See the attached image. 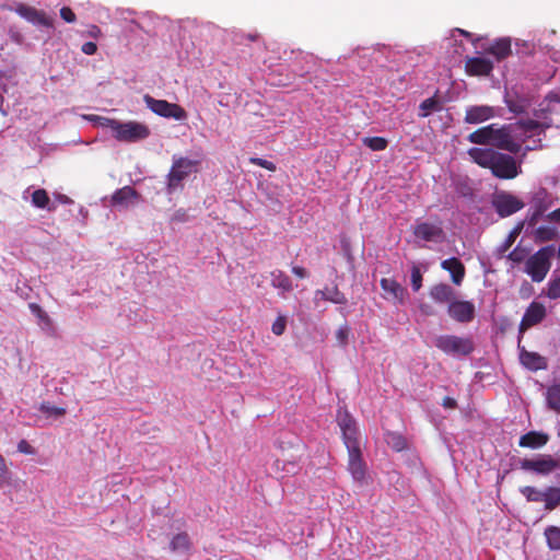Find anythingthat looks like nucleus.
Instances as JSON below:
<instances>
[{
  "label": "nucleus",
  "instance_id": "obj_1",
  "mask_svg": "<svg viewBox=\"0 0 560 560\" xmlns=\"http://www.w3.org/2000/svg\"><path fill=\"white\" fill-rule=\"evenodd\" d=\"M467 153L474 163L490 170L495 178L510 180L522 173L521 162L511 154L491 148H470Z\"/></svg>",
  "mask_w": 560,
  "mask_h": 560
},
{
  "label": "nucleus",
  "instance_id": "obj_2",
  "mask_svg": "<svg viewBox=\"0 0 560 560\" xmlns=\"http://www.w3.org/2000/svg\"><path fill=\"white\" fill-rule=\"evenodd\" d=\"M199 166V160H190L188 158L174 155L171 170L166 176L167 191L173 192L178 187H182V182L190 174L197 173Z\"/></svg>",
  "mask_w": 560,
  "mask_h": 560
},
{
  "label": "nucleus",
  "instance_id": "obj_3",
  "mask_svg": "<svg viewBox=\"0 0 560 560\" xmlns=\"http://www.w3.org/2000/svg\"><path fill=\"white\" fill-rule=\"evenodd\" d=\"M434 346L450 355L467 357L475 350V343L470 337L455 335H441L434 339Z\"/></svg>",
  "mask_w": 560,
  "mask_h": 560
},
{
  "label": "nucleus",
  "instance_id": "obj_4",
  "mask_svg": "<svg viewBox=\"0 0 560 560\" xmlns=\"http://www.w3.org/2000/svg\"><path fill=\"white\" fill-rule=\"evenodd\" d=\"M555 248L547 246L539 249L526 262V271L534 282H541L550 269V257Z\"/></svg>",
  "mask_w": 560,
  "mask_h": 560
},
{
  "label": "nucleus",
  "instance_id": "obj_5",
  "mask_svg": "<svg viewBox=\"0 0 560 560\" xmlns=\"http://www.w3.org/2000/svg\"><path fill=\"white\" fill-rule=\"evenodd\" d=\"M150 135L151 130L145 124L129 120L119 121L113 137L120 142L133 143L149 138Z\"/></svg>",
  "mask_w": 560,
  "mask_h": 560
},
{
  "label": "nucleus",
  "instance_id": "obj_6",
  "mask_svg": "<svg viewBox=\"0 0 560 560\" xmlns=\"http://www.w3.org/2000/svg\"><path fill=\"white\" fill-rule=\"evenodd\" d=\"M143 101L148 108L161 117L174 118L176 120H184L187 118L186 110L178 104L170 103L165 100H156L149 94L143 96Z\"/></svg>",
  "mask_w": 560,
  "mask_h": 560
},
{
  "label": "nucleus",
  "instance_id": "obj_7",
  "mask_svg": "<svg viewBox=\"0 0 560 560\" xmlns=\"http://www.w3.org/2000/svg\"><path fill=\"white\" fill-rule=\"evenodd\" d=\"M560 467V462L550 454H544L537 458H523L520 460V468L524 471L535 472L540 476H548Z\"/></svg>",
  "mask_w": 560,
  "mask_h": 560
},
{
  "label": "nucleus",
  "instance_id": "obj_8",
  "mask_svg": "<svg viewBox=\"0 0 560 560\" xmlns=\"http://www.w3.org/2000/svg\"><path fill=\"white\" fill-rule=\"evenodd\" d=\"M492 206L499 217L506 218L522 210L525 205L515 195L508 191H499L492 197Z\"/></svg>",
  "mask_w": 560,
  "mask_h": 560
},
{
  "label": "nucleus",
  "instance_id": "obj_9",
  "mask_svg": "<svg viewBox=\"0 0 560 560\" xmlns=\"http://www.w3.org/2000/svg\"><path fill=\"white\" fill-rule=\"evenodd\" d=\"M514 129L513 124L497 127L493 124V132L491 145L499 150L508 151L512 154H517L522 150L520 142L513 140L511 132Z\"/></svg>",
  "mask_w": 560,
  "mask_h": 560
},
{
  "label": "nucleus",
  "instance_id": "obj_10",
  "mask_svg": "<svg viewBox=\"0 0 560 560\" xmlns=\"http://www.w3.org/2000/svg\"><path fill=\"white\" fill-rule=\"evenodd\" d=\"M413 235L419 240L434 243L442 242L445 237L441 220H438L435 223H417L413 228Z\"/></svg>",
  "mask_w": 560,
  "mask_h": 560
},
{
  "label": "nucleus",
  "instance_id": "obj_11",
  "mask_svg": "<svg viewBox=\"0 0 560 560\" xmlns=\"http://www.w3.org/2000/svg\"><path fill=\"white\" fill-rule=\"evenodd\" d=\"M546 307L542 303L532 302L522 317V320L518 326L520 334H524L526 330L532 328L533 326L538 325L546 317Z\"/></svg>",
  "mask_w": 560,
  "mask_h": 560
},
{
  "label": "nucleus",
  "instance_id": "obj_12",
  "mask_svg": "<svg viewBox=\"0 0 560 560\" xmlns=\"http://www.w3.org/2000/svg\"><path fill=\"white\" fill-rule=\"evenodd\" d=\"M447 313L451 318L460 324L472 322L476 314V308L470 301L455 300L447 306Z\"/></svg>",
  "mask_w": 560,
  "mask_h": 560
},
{
  "label": "nucleus",
  "instance_id": "obj_13",
  "mask_svg": "<svg viewBox=\"0 0 560 560\" xmlns=\"http://www.w3.org/2000/svg\"><path fill=\"white\" fill-rule=\"evenodd\" d=\"M380 285L383 290V298L396 304H405L408 296L406 288L393 278H382Z\"/></svg>",
  "mask_w": 560,
  "mask_h": 560
},
{
  "label": "nucleus",
  "instance_id": "obj_14",
  "mask_svg": "<svg viewBox=\"0 0 560 560\" xmlns=\"http://www.w3.org/2000/svg\"><path fill=\"white\" fill-rule=\"evenodd\" d=\"M14 11L27 22L46 27L52 26V21L45 12L25 3H18Z\"/></svg>",
  "mask_w": 560,
  "mask_h": 560
},
{
  "label": "nucleus",
  "instance_id": "obj_15",
  "mask_svg": "<svg viewBox=\"0 0 560 560\" xmlns=\"http://www.w3.org/2000/svg\"><path fill=\"white\" fill-rule=\"evenodd\" d=\"M495 117V110L489 105L468 106L465 110L464 121L469 125H478Z\"/></svg>",
  "mask_w": 560,
  "mask_h": 560
},
{
  "label": "nucleus",
  "instance_id": "obj_16",
  "mask_svg": "<svg viewBox=\"0 0 560 560\" xmlns=\"http://www.w3.org/2000/svg\"><path fill=\"white\" fill-rule=\"evenodd\" d=\"M348 470L355 481L363 482L365 480L366 466L361 448L348 451Z\"/></svg>",
  "mask_w": 560,
  "mask_h": 560
},
{
  "label": "nucleus",
  "instance_id": "obj_17",
  "mask_svg": "<svg viewBox=\"0 0 560 560\" xmlns=\"http://www.w3.org/2000/svg\"><path fill=\"white\" fill-rule=\"evenodd\" d=\"M492 70V61L483 57H468L465 61V71L469 75H489Z\"/></svg>",
  "mask_w": 560,
  "mask_h": 560
},
{
  "label": "nucleus",
  "instance_id": "obj_18",
  "mask_svg": "<svg viewBox=\"0 0 560 560\" xmlns=\"http://www.w3.org/2000/svg\"><path fill=\"white\" fill-rule=\"evenodd\" d=\"M549 442V435L540 431H529L523 434L518 440V446L538 450L544 447Z\"/></svg>",
  "mask_w": 560,
  "mask_h": 560
},
{
  "label": "nucleus",
  "instance_id": "obj_19",
  "mask_svg": "<svg viewBox=\"0 0 560 560\" xmlns=\"http://www.w3.org/2000/svg\"><path fill=\"white\" fill-rule=\"evenodd\" d=\"M140 198L138 191L131 186H124L117 189L112 196L113 206L128 207L129 203L137 201Z\"/></svg>",
  "mask_w": 560,
  "mask_h": 560
},
{
  "label": "nucleus",
  "instance_id": "obj_20",
  "mask_svg": "<svg viewBox=\"0 0 560 560\" xmlns=\"http://www.w3.org/2000/svg\"><path fill=\"white\" fill-rule=\"evenodd\" d=\"M441 267L451 273L454 284L459 285L463 282L465 277V266L458 258L452 257L445 259L441 262Z\"/></svg>",
  "mask_w": 560,
  "mask_h": 560
},
{
  "label": "nucleus",
  "instance_id": "obj_21",
  "mask_svg": "<svg viewBox=\"0 0 560 560\" xmlns=\"http://www.w3.org/2000/svg\"><path fill=\"white\" fill-rule=\"evenodd\" d=\"M430 296L436 303H447L450 305L456 295L454 289L450 284L439 283L430 289Z\"/></svg>",
  "mask_w": 560,
  "mask_h": 560
},
{
  "label": "nucleus",
  "instance_id": "obj_22",
  "mask_svg": "<svg viewBox=\"0 0 560 560\" xmlns=\"http://www.w3.org/2000/svg\"><path fill=\"white\" fill-rule=\"evenodd\" d=\"M315 299L328 301L334 304H346L348 302L346 295L338 289L337 285L325 287L322 290L315 292Z\"/></svg>",
  "mask_w": 560,
  "mask_h": 560
},
{
  "label": "nucleus",
  "instance_id": "obj_23",
  "mask_svg": "<svg viewBox=\"0 0 560 560\" xmlns=\"http://www.w3.org/2000/svg\"><path fill=\"white\" fill-rule=\"evenodd\" d=\"M520 359L521 363L532 371L544 370L547 366L546 359L536 352L522 351Z\"/></svg>",
  "mask_w": 560,
  "mask_h": 560
},
{
  "label": "nucleus",
  "instance_id": "obj_24",
  "mask_svg": "<svg viewBox=\"0 0 560 560\" xmlns=\"http://www.w3.org/2000/svg\"><path fill=\"white\" fill-rule=\"evenodd\" d=\"M486 51L490 55H493L497 60H503L512 54L511 49V39L510 38H500L495 40Z\"/></svg>",
  "mask_w": 560,
  "mask_h": 560
},
{
  "label": "nucleus",
  "instance_id": "obj_25",
  "mask_svg": "<svg viewBox=\"0 0 560 560\" xmlns=\"http://www.w3.org/2000/svg\"><path fill=\"white\" fill-rule=\"evenodd\" d=\"M492 132H493V124L481 127L471 133L467 136V140L470 143L479 144V145H487L491 144L492 140Z\"/></svg>",
  "mask_w": 560,
  "mask_h": 560
},
{
  "label": "nucleus",
  "instance_id": "obj_26",
  "mask_svg": "<svg viewBox=\"0 0 560 560\" xmlns=\"http://www.w3.org/2000/svg\"><path fill=\"white\" fill-rule=\"evenodd\" d=\"M419 117L425 118L434 112H441L443 109L442 102L438 97V91L432 97L422 101L419 105Z\"/></svg>",
  "mask_w": 560,
  "mask_h": 560
},
{
  "label": "nucleus",
  "instance_id": "obj_27",
  "mask_svg": "<svg viewBox=\"0 0 560 560\" xmlns=\"http://www.w3.org/2000/svg\"><path fill=\"white\" fill-rule=\"evenodd\" d=\"M270 276L273 288L282 292H290L293 289L291 279L282 270L276 269L270 272Z\"/></svg>",
  "mask_w": 560,
  "mask_h": 560
},
{
  "label": "nucleus",
  "instance_id": "obj_28",
  "mask_svg": "<svg viewBox=\"0 0 560 560\" xmlns=\"http://www.w3.org/2000/svg\"><path fill=\"white\" fill-rule=\"evenodd\" d=\"M542 502L545 503V509L548 511H552L560 505V488L559 487H547L542 491Z\"/></svg>",
  "mask_w": 560,
  "mask_h": 560
},
{
  "label": "nucleus",
  "instance_id": "obj_29",
  "mask_svg": "<svg viewBox=\"0 0 560 560\" xmlns=\"http://www.w3.org/2000/svg\"><path fill=\"white\" fill-rule=\"evenodd\" d=\"M547 407L560 413V383L550 385L546 390Z\"/></svg>",
  "mask_w": 560,
  "mask_h": 560
},
{
  "label": "nucleus",
  "instance_id": "obj_30",
  "mask_svg": "<svg viewBox=\"0 0 560 560\" xmlns=\"http://www.w3.org/2000/svg\"><path fill=\"white\" fill-rule=\"evenodd\" d=\"M385 442L395 452H401L408 447L407 440L398 432H387Z\"/></svg>",
  "mask_w": 560,
  "mask_h": 560
},
{
  "label": "nucleus",
  "instance_id": "obj_31",
  "mask_svg": "<svg viewBox=\"0 0 560 560\" xmlns=\"http://www.w3.org/2000/svg\"><path fill=\"white\" fill-rule=\"evenodd\" d=\"M173 552H187L191 547V542L187 533H179L175 535L170 544Z\"/></svg>",
  "mask_w": 560,
  "mask_h": 560
},
{
  "label": "nucleus",
  "instance_id": "obj_32",
  "mask_svg": "<svg viewBox=\"0 0 560 560\" xmlns=\"http://www.w3.org/2000/svg\"><path fill=\"white\" fill-rule=\"evenodd\" d=\"M32 203L39 209H47L49 211H54L56 209L54 205H50L49 196L43 188L36 189L32 194Z\"/></svg>",
  "mask_w": 560,
  "mask_h": 560
},
{
  "label": "nucleus",
  "instance_id": "obj_33",
  "mask_svg": "<svg viewBox=\"0 0 560 560\" xmlns=\"http://www.w3.org/2000/svg\"><path fill=\"white\" fill-rule=\"evenodd\" d=\"M341 432H342L343 443L348 451L360 448L359 432H358L357 427L341 430Z\"/></svg>",
  "mask_w": 560,
  "mask_h": 560
},
{
  "label": "nucleus",
  "instance_id": "obj_34",
  "mask_svg": "<svg viewBox=\"0 0 560 560\" xmlns=\"http://www.w3.org/2000/svg\"><path fill=\"white\" fill-rule=\"evenodd\" d=\"M505 104L509 110L515 115L524 114L529 105L525 98H512L509 95L505 96Z\"/></svg>",
  "mask_w": 560,
  "mask_h": 560
},
{
  "label": "nucleus",
  "instance_id": "obj_35",
  "mask_svg": "<svg viewBox=\"0 0 560 560\" xmlns=\"http://www.w3.org/2000/svg\"><path fill=\"white\" fill-rule=\"evenodd\" d=\"M548 547L551 550H560V527L549 526L545 530Z\"/></svg>",
  "mask_w": 560,
  "mask_h": 560
},
{
  "label": "nucleus",
  "instance_id": "obj_36",
  "mask_svg": "<svg viewBox=\"0 0 560 560\" xmlns=\"http://www.w3.org/2000/svg\"><path fill=\"white\" fill-rule=\"evenodd\" d=\"M557 229L553 226H539L535 231V242L545 243L552 241L557 237Z\"/></svg>",
  "mask_w": 560,
  "mask_h": 560
},
{
  "label": "nucleus",
  "instance_id": "obj_37",
  "mask_svg": "<svg viewBox=\"0 0 560 560\" xmlns=\"http://www.w3.org/2000/svg\"><path fill=\"white\" fill-rule=\"evenodd\" d=\"M520 493L527 502H542V491L533 486H524L520 488Z\"/></svg>",
  "mask_w": 560,
  "mask_h": 560
},
{
  "label": "nucleus",
  "instance_id": "obj_38",
  "mask_svg": "<svg viewBox=\"0 0 560 560\" xmlns=\"http://www.w3.org/2000/svg\"><path fill=\"white\" fill-rule=\"evenodd\" d=\"M362 142L372 151H383L388 145V141L383 137H365Z\"/></svg>",
  "mask_w": 560,
  "mask_h": 560
},
{
  "label": "nucleus",
  "instance_id": "obj_39",
  "mask_svg": "<svg viewBox=\"0 0 560 560\" xmlns=\"http://www.w3.org/2000/svg\"><path fill=\"white\" fill-rule=\"evenodd\" d=\"M513 127L514 128L523 129L524 131L527 132V131H533V130H536V129H539V128L545 130L549 126L545 125V124H541L538 120H534V119H521V120L516 121L515 124H513Z\"/></svg>",
  "mask_w": 560,
  "mask_h": 560
},
{
  "label": "nucleus",
  "instance_id": "obj_40",
  "mask_svg": "<svg viewBox=\"0 0 560 560\" xmlns=\"http://www.w3.org/2000/svg\"><path fill=\"white\" fill-rule=\"evenodd\" d=\"M92 120L100 127L109 128L115 133V130L117 128V125L119 120L103 117V116H93Z\"/></svg>",
  "mask_w": 560,
  "mask_h": 560
},
{
  "label": "nucleus",
  "instance_id": "obj_41",
  "mask_svg": "<svg viewBox=\"0 0 560 560\" xmlns=\"http://www.w3.org/2000/svg\"><path fill=\"white\" fill-rule=\"evenodd\" d=\"M31 312L44 324L47 326L51 325V319L48 314L40 307V305L36 303H30L28 305Z\"/></svg>",
  "mask_w": 560,
  "mask_h": 560
},
{
  "label": "nucleus",
  "instance_id": "obj_42",
  "mask_svg": "<svg viewBox=\"0 0 560 560\" xmlns=\"http://www.w3.org/2000/svg\"><path fill=\"white\" fill-rule=\"evenodd\" d=\"M411 287L415 292L419 291L422 287V273L420 268L416 265L411 268Z\"/></svg>",
  "mask_w": 560,
  "mask_h": 560
},
{
  "label": "nucleus",
  "instance_id": "obj_43",
  "mask_svg": "<svg viewBox=\"0 0 560 560\" xmlns=\"http://www.w3.org/2000/svg\"><path fill=\"white\" fill-rule=\"evenodd\" d=\"M338 424H339L341 430H346L348 428L350 429V428H355L357 427V423H355L354 419L348 412L339 413V416H338Z\"/></svg>",
  "mask_w": 560,
  "mask_h": 560
},
{
  "label": "nucleus",
  "instance_id": "obj_44",
  "mask_svg": "<svg viewBox=\"0 0 560 560\" xmlns=\"http://www.w3.org/2000/svg\"><path fill=\"white\" fill-rule=\"evenodd\" d=\"M547 296L551 300L560 298V277L551 280L548 284Z\"/></svg>",
  "mask_w": 560,
  "mask_h": 560
},
{
  "label": "nucleus",
  "instance_id": "obj_45",
  "mask_svg": "<svg viewBox=\"0 0 560 560\" xmlns=\"http://www.w3.org/2000/svg\"><path fill=\"white\" fill-rule=\"evenodd\" d=\"M40 410L48 415L54 417H62L66 415V409L61 407L50 406L49 404H42Z\"/></svg>",
  "mask_w": 560,
  "mask_h": 560
},
{
  "label": "nucleus",
  "instance_id": "obj_46",
  "mask_svg": "<svg viewBox=\"0 0 560 560\" xmlns=\"http://www.w3.org/2000/svg\"><path fill=\"white\" fill-rule=\"evenodd\" d=\"M249 163L260 166L265 170H268L270 172H275L277 170V166L273 162L261 159V158H250Z\"/></svg>",
  "mask_w": 560,
  "mask_h": 560
},
{
  "label": "nucleus",
  "instance_id": "obj_47",
  "mask_svg": "<svg viewBox=\"0 0 560 560\" xmlns=\"http://www.w3.org/2000/svg\"><path fill=\"white\" fill-rule=\"evenodd\" d=\"M10 480V471L4 463L3 457L0 455V486L9 485Z\"/></svg>",
  "mask_w": 560,
  "mask_h": 560
},
{
  "label": "nucleus",
  "instance_id": "obj_48",
  "mask_svg": "<svg viewBox=\"0 0 560 560\" xmlns=\"http://www.w3.org/2000/svg\"><path fill=\"white\" fill-rule=\"evenodd\" d=\"M285 326H287L285 317H283V316H279V317H277V319L273 322L272 327H271V330H272V332H273L276 336H281V335L284 332V330H285Z\"/></svg>",
  "mask_w": 560,
  "mask_h": 560
},
{
  "label": "nucleus",
  "instance_id": "obj_49",
  "mask_svg": "<svg viewBox=\"0 0 560 560\" xmlns=\"http://www.w3.org/2000/svg\"><path fill=\"white\" fill-rule=\"evenodd\" d=\"M350 329L347 325L339 327L336 331V339L341 346H346L348 343Z\"/></svg>",
  "mask_w": 560,
  "mask_h": 560
},
{
  "label": "nucleus",
  "instance_id": "obj_50",
  "mask_svg": "<svg viewBox=\"0 0 560 560\" xmlns=\"http://www.w3.org/2000/svg\"><path fill=\"white\" fill-rule=\"evenodd\" d=\"M60 16L67 23H73L77 19L74 12L69 7H62L60 9Z\"/></svg>",
  "mask_w": 560,
  "mask_h": 560
},
{
  "label": "nucleus",
  "instance_id": "obj_51",
  "mask_svg": "<svg viewBox=\"0 0 560 560\" xmlns=\"http://www.w3.org/2000/svg\"><path fill=\"white\" fill-rule=\"evenodd\" d=\"M18 451L20 453L28 454V455L35 454V448L26 440H21L18 443Z\"/></svg>",
  "mask_w": 560,
  "mask_h": 560
},
{
  "label": "nucleus",
  "instance_id": "obj_52",
  "mask_svg": "<svg viewBox=\"0 0 560 560\" xmlns=\"http://www.w3.org/2000/svg\"><path fill=\"white\" fill-rule=\"evenodd\" d=\"M188 220V213L185 209H178L172 215L173 222H186Z\"/></svg>",
  "mask_w": 560,
  "mask_h": 560
},
{
  "label": "nucleus",
  "instance_id": "obj_53",
  "mask_svg": "<svg viewBox=\"0 0 560 560\" xmlns=\"http://www.w3.org/2000/svg\"><path fill=\"white\" fill-rule=\"evenodd\" d=\"M81 50L85 55H94L97 50V46L93 42H86L82 45Z\"/></svg>",
  "mask_w": 560,
  "mask_h": 560
},
{
  "label": "nucleus",
  "instance_id": "obj_54",
  "mask_svg": "<svg viewBox=\"0 0 560 560\" xmlns=\"http://www.w3.org/2000/svg\"><path fill=\"white\" fill-rule=\"evenodd\" d=\"M292 273L300 279H304L308 276L307 270L304 267L301 266H294L292 267Z\"/></svg>",
  "mask_w": 560,
  "mask_h": 560
},
{
  "label": "nucleus",
  "instance_id": "obj_55",
  "mask_svg": "<svg viewBox=\"0 0 560 560\" xmlns=\"http://www.w3.org/2000/svg\"><path fill=\"white\" fill-rule=\"evenodd\" d=\"M442 406L447 409H454L457 407V402L454 398L445 396L442 400Z\"/></svg>",
  "mask_w": 560,
  "mask_h": 560
},
{
  "label": "nucleus",
  "instance_id": "obj_56",
  "mask_svg": "<svg viewBox=\"0 0 560 560\" xmlns=\"http://www.w3.org/2000/svg\"><path fill=\"white\" fill-rule=\"evenodd\" d=\"M55 198L58 202L63 203V205H70L73 202L70 197H68L67 195H63V194H57V195H55Z\"/></svg>",
  "mask_w": 560,
  "mask_h": 560
},
{
  "label": "nucleus",
  "instance_id": "obj_57",
  "mask_svg": "<svg viewBox=\"0 0 560 560\" xmlns=\"http://www.w3.org/2000/svg\"><path fill=\"white\" fill-rule=\"evenodd\" d=\"M548 219L550 221H555V222H560V208L551 211L549 214H548Z\"/></svg>",
  "mask_w": 560,
  "mask_h": 560
},
{
  "label": "nucleus",
  "instance_id": "obj_58",
  "mask_svg": "<svg viewBox=\"0 0 560 560\" xmlns=\"http://www.w3.org/2000/svg\"><path fill=\"white\" fill-rule=\"evenodd\" d=\"M523 226H524V223H523V222H521L520 224H517V225L514 228V230L512 231V233H511V238H514L515 236H517V235L521 233V231H522Z\"/></svg>",
  "mask_w": 560,
  "mask_h": 560
},
{
  "label": "nucleus",
  "instance_id": "obj_59",
  "mask_svg": "<svg viewBox=\"0 0 560 560\" xmlns=\"http://www.w3.org/2000/svg\"><path fill=\"white\" fill-rule=\"evenodd\" d=\"M420 308H421L423 314H425V315H433V311H432L431 306H429V305H421Z\"/></svg>",
  "mask_w": 560,
  "mask_h": 560
},
{
  "label": "nucleus",
  "instance_id": "obj_60",
  "mask_svg": "<svg viewBox=\"0 0 560 560\" xmlns=\"http://www.w3.org/2000/svg\"><path fill=\"white\" fill-rule=\"evenodd\" d=\"M462 36L468 38V39H472V34L465 31V30H462V28H457L456 30Z\"/></svg>",
  "mask_w": 560,
  "mask_h": 560
},
{
  "label": "nucleus",
  "instance_id": "obj_61",
  "mask_svg": "<svg viewBox=\"0 0 560 560\" xmlns=\"http://www.w3.org/2000/svg\"><path fill=\"white\" fill-rule=\"evenodd\" d=\"M288 466H290V467L283 466L282 469L287 470L288 472H294L295 464L294 463H289Z\"/></svg>",
  "mask_w": 560,
  "mask_h": 560
},
{
  "label": "nucleus",
  "instance_id": "obj_62",
  "mask_svg": "<svg viewBox=\"0 0 560 560\" xmlns=\"http://www.w3.org/2000/svg\"><path fill=\"white\" fill-rule=\"evenodd\" d=\"M247 37H248L249 40L255 42L258 38V35L257 34H254V35L249 34Z\"/></svg>",
  "mask_w": 560,
  "mask_h": 560
},
{
  "label": "nucleus",
  "instance_id": "obj_63",
  "mask_svg": "<svg viewBox=\"0 0 560 560\" xmlns=\"http://www.w3.org/2000/svg\"><path fill=\"white\" fill-rule=\"evenodd\" d=\"M530 150H534V148H532V147H526V148H525V150H524V154H525L526 152L530 151Z\"/></svg>",
  "mask_w": 560,
  "mask_h": 560
},
{
  "label": "nucleus",
  "instance_id": "obj_64",
  "mask_svg": "<svg viewBox=\"0 0 560 560\" xmlns=\"http://www.w3.org/2000/svg\"><path fill=\"white\" fill-rule=\"evenodd\" d=\"M536 220V214L532 218L530 223H533Z\"/></svg>",
  "mask_w": 560,
  "mask_h": 560
}]
</instances>
